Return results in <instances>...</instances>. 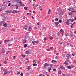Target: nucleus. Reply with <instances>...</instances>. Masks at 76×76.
<instances>
[{"mask_svg":"<svg viewBox=\"0 0 76 76\" xmlns=\"http://www.w3.org/2000/svg\"><path fill=\"white\" fill-rule=\"evenodd\" d=\"M54 24L56 26H57L58 24H59V23L58 22H54Z\"/></svg>","mask_w":76,"mask_h":76,"instance_id":"nucleus-7","label":"nucleus"},{"mask_svg":"<svg viewBox=\"0 0 76 76\" xmlns=\"http://www.w3.org/2000/svg\"><path fill=\"white\" fill-rule=\"evenodd\" d=\"M74 20H76V17H75L74 18Z\"/></svg>","mask_w":76,"mask_h":76,"instance_id":"nucleus-64","label":"nucleus"},{"mask_svg":"<svg viewBox=\"0 0 76 76\" xmlns=\"http://www.w3.org/2000/svg\"><path fill=\"white\" fill-rule=\"evenodd\" d=\"M15 6H16V9H18V7H19V6H17V5H16Z\"/></svg>","mask_w":76,"mask_h":76,"instance_id":"nucleus-25","label":"nucleus"},{"mask_svg":"<svg viewBox=\"0 0 76 76\" xmlns=\"http://www.w3.org/2000/svg\"><path fill=\"white\" fill-rule=\"evenodd\" d=\"M2 53H6V52L4 51H3L2 52Z\"/></svg>","mask_w":76,"mask_h":76,"instance_id":"nucleus-59","label":"nucleus"},{"mask_svg":"<svg viewBox=\"0 0 76 76\" xmlns=\"http://www.w3.org/2000/svg\"><path fill=\"white\" fill-rule=\"evenodd\" d=\"M35 41H32V44H33V45H34V44H35Z\"/></svg>","mask_w":76,"mask_h":76,"instance_id":"nucleus-35","label":"nucleus"},{"mask_svg":"<svg viewBox=\"0 0 76 76\" xmlns=\"http://www.w3.org/2000/svg\"><path fill=\"white\" fill-rule=\"evenodd\" d=\"M14 11L15 13H18V11H17L16 10H14Z\"/></svg>","mask_w":76,"mask_h":76,"instance_id":"nucleus-34","label":"nucleus"},{"mask_svg":"<svg viewBox=\"0 0 76 76\" xmlns=\"http://www.w3.org/2000/svg\"><path fill=\"white\" fill-rule=\"evenodd\" d=\"M53 47H50V49H51V50H53Z\"/></svg>","mask_w":76,"mask_h":76,"instance_id":"nucleus-46","label":"nucleus"},{"mask_svg":"<svg viewBox=\"0 0 76 76\" xmlns=\"http://www.w3.org/2000/svg\"><path fill=\"white\" fill-rule=\"evenodd\" d=\"M27 26H28V25H25L24 26V28H27Z\"/></svg>","mask_w":76,"mask_h":76,"instance_id":"nucleus-16","label":"nucleus"},{"mask_svg":"<svg viewBox=\"0 0 76 76\" xmlns=\"http://www.w3.org/2000/svg\"><path fill=\"white\" fill-rule=\"evenodd\" d=\"M44 40H45V41H46L47 40V37H45L44 38Z\"/></svg>","mask_w":76,"mask_h":76,"instance_id":"nucleus-51","label":"nucleus"},{"mask_svg":"<svg viewBox=\"0 0 76 76\" xmlns=\"http://www.w3.org/2000/svg\"><path fill=\"white\" fill-rule=\"evenodd\" d=\"M72 55L73 56H75V54L73 53H72Z\"/></svg>","mask_w":76,"mask_h":76,"instance_id":"nucleus-60","label":"nucleus"},{"mask_svg":"<svg viewBox=\"0 0 76 76\" xmlns=\"http://www.w3.org/2000/svg\"><path fill=\"white\" fill-rule=\"evenodd\" d=\"M36 61L35 60H34L33 61V63H34Z\"/></svg>","mask_w":76,"mask_h":76,"instance_id":"nucleus-53","label":"nucleus"},{"mask_svg":"<svg viewBox=\"0 0 76 76\" xmlns=\"http://www.w3.org/2000/svg\"><path fill=\"white\" fill-rule=\"evenodd\" d=\"M29 50H27L26 52V54H29Z\"/></svg>","mask_w":76,"mask_h":76,"instance_id":"nucleus-17","label":"nucleus"},{"mask_svg":"<svg viewBox=\"0 0 76 76\" xmlns=\"http://www.w3.org/2000/svg\"><path fill=\"white\" fill-rule=\"evenodd\" d=\"M60 68H61V69H63V66H61L60 67Z\"/></svg>","mask_w":76,"mask_h":76,"instance_id":"nucleus-32","label":"nucleus"},{"mask_svg":"<svg viewBox=\"0 0 76 76\" xmlns=\"http://www.w3.org/2000/svg\"><path fill=\"white\" fill-rule=\"evenodd\" d=\"M50 12H51V10L50 9L48 11V14H50Z\"/></svg>","mask_w":76,"mask_h":76,"instance_id":"nucleus-24","label":"nucleus"},{"mask_svg":"<svg viewBox=\"0 0 76 76\" xmlns=\"http://www.w3.org/2000/svg\"><path fill=\"white\" fill-rule=\"evenodd\" d=\"M28 7H24V9H25V10H28Z\"/></svg>","mask_w":76,"mask_h":76,"instance_id":"nucleus-12","label":"nucleus"},{"mask_svg":"<svg viewBox=\"0 0 76 76\" xmlns=\"http://www.w3.org/2000/svg\"><path fill=\"white\" fill-rule=\"evenodd\" d=\"M47 51H50V49H47Z\"/></svg>","mask_w":76,"mask_h":76,"instance_id":"nucleus-40","label":"nucleus"},{"mask_svg":"<svg viewBox=\"0 0 76 76\" xmlns=\"http://www.w3.org/2000/svg\"><path fill=\"white\" fill-rule=\"evenodd\" d=\"M72 9H73V8H71L70 9H68V10L69 11H72Z\"/></svg>","mask_w":76,"mask_h":76,"instance_id":"nucleus-26","label":"nucleus"},{"mask_svg":"<svg viewBox=\"0 0 76 76\" xmlns=\"http://www.w3.org/2000/svg\"><path fill=\"white\" fill-rule=\"evenodd\" d=\"M51 66V67H53V66H53V64H49L47 63H45V64L44 66V68H46V67H47V66Z\"/></svg>","mask_w":76,"mask_h":76,"instance_id":"nucleus-2","label":"nucleus"},{"mask_svg":"<svg viewBox=\"0 0 76 76\" xmlns=\"http://www.w3.org/2000/svg\"><path fill=\"white\" fill-rule=\"evenodd\" d=\"M58 73L59 75H60V74H61V71L59 70V71H58Z\"/></svg>","mask_w":76,"mask_h":76,"instance_id":"nucleus-11","label":"nucleus"},{"mask_svg":"<svg viewBox=\"0 0 76 76\" xmlns=\"http://www.w3.org/2000/svg\"><path fill=\"white\" fill-rule=\"evenodd\" d=\"M5 12L7 13H10V11H9V10L6 11Z\"/></svg>","mask_w":76,"mask_h":76,"instance_id":"nucleus-19","label":"nucleus"},{"mask_svg":"<svg viewBox=\"0 0 76 76\" xmlns=\"http://www.w3.org/2000/svg\"><path fill=\"white\" fill-rule=\"evenodd\" d=\"M61 21H62L61 20H59L58 21V22H59V23H61Z\"/></svg>","mask_w":76,"mask_h":76,"instance_id":"nucleus-27","label":"nucleus"},{"mask_svg":"<svg viewBox=\"0 0 76 76\" xmlns=\"http://www.w3.org/2000/svg\"><path fill=\"white\" fill-rule=\"evenodd\" d=\"M15 58H16V56H14L13 57V58H14V59H15Z\"/></svg>","mask_w":76,"mask_h":76,"instance_id":"nucleus-56","label":"nucleus"},{"mask_svg":"<svg viewBox=\"0 0 76 76\" xmlns=\"http://www.w3.org/2000/svg\"><path fill=\"white\" fill-rule=\"evenodd\" d=\"M26 37H27V36H25V39H27V38Z\"/></svg>","mask_w":76,"mask_h":76,"instance_id":"nucleus-45","label":"nucleus"},{"mask_svg":"<svg viewBox=\"0 0 76 76\" xmlns=\"http://www.w3.org/2000/svg\"><path fill=\"white\" fill-rule=\"evenodd\" d=\"M53 71H56V69H53Z\"/></svg>","mask_w":76,"mask_h":76,"instance_id":"nucleus-61","label":"nucleus"},{"mask_svg":"<svg viewBox=\"0 0 76 76\" xmlns=\"http://www.w3.org/2000/svg\"><path fill=\"white\" fill-rule=\"evenodd\" d=\"M4 64H7V62L6 61H5L4 62Z\"/></svg>","mask_w":76,"mask_h":76,"instance_id":"nucleus-42","label":"nucleus"},{"mask_svg":"<svg viewBox=\"0 0 76 76\" xmlns=\"http://www.w3.org/2000/svg\"><path fill=\"white\" fill-rule=\"evenodd\" d=\"M10 51H8L6 53V54H8V53H10Z\"/></svg>","mask_w":76,"mask_h":76,"instance_id":"nucleus-57","label":"nucleus"},{"mask_svg":"<svg viewBox=\"0 0 76 76\" xmlns=\"http://www.w3.org/2000/svg\"><path fill=\"white\" fill-rule=\"evenodd\" d=\"M49 38L51 39H53V37H50Z\"/></svg>","mask_w":76,"mask_h":76,"instance_id":"nucleus-30","label":"nucleus"},{"mask_svg":"<svg viewBox=\"0 0 76 76\" xmlns=\"http://www.w3.org/2000/svg\"><path fill=\"white\" fill-rule=\"evenodd\" d=\"M9 40H5L4 41V43H6V42H9Z\"/></svg>","mask_w":76,"mask_h":76,"instance_id":"nucleus-10","label":"nucleus"},{"mask_svg":"<svg viewBox=\"0 0 76 76\" xmlns=\"http://www.w3.org/2000/svg\"><path fill=\"white\" fill-rule=\"evenodd\" d=\"M66 61V62H69L70 61H69V60L67 59Z\"/></svg>","mask_w":76,"mask_h":76,"instance_id":"nucleus-33","label":"nucleus"},{"mask_svg":"<svg viewBox=\"0 0 76 76\" xmlns=\"http://www.w3.org/2000/svg\"><path fill=\"white\" fill-rule=\"evenodd\" d=\"M69 37H73V33L71 32V34L69 35Z\"/></svg>","mask_w":76,"mask_h":76,"instance_id":"nucleus-8","label":"nucleus"},{"mask_svg":"<svg viewBox=\"0 0 76 76\" xmlns=\"http://www.w3.org/2000/svg\"><path fill=\"white\" fill-rule=\"evenodd\" d=\"M20 72H18V73H17L16 75H20Z\"/></svg>","mask_w":76,"mask_h":76,"instance_id":"nucleus-37","label":"nucleus"},{"mask_svg":"<svg viewBox=\"0 0 76 76\" xmlns=\"http://www.w3.org/2000/svg\"><path fill=\"white\" fill-rule=\"evenodd\" d=\"M69 22V20H67V21L66 22V23L67 25H69V24H70V23Z\"/></svg>","mask_w":76,"mask_h":76,"instance_id":"nucleus-9","label":"nucleus"},{"mask_svg":"<svg viewBox=\"0 0 76 76\" xmlns=\"http://www.w3.org/2000/svg\"><path fill=\"white\" fill-rule=\"evenodd\" d=\"M52 63H53V62H55V63H57V61L54 60H53L51 61Z\"/></svg>","mask_w":76,"mask_h":76,"instance_id":"nucleus-14","label":"nucleus"},{"mask_svg":"<svg viewBox=\"0 0 76 76\" xmlns=\"http://www.w3.org/2000/svg\"><path fill=\"white\" fill-rule=\"evenodd\" d=\"M7 45L8 47H10V46H12V44H10H10H8Z\"/></svg>","mask_w":76,"mask_h":76,"instance_id":"nucleus-31","label":"nucleus"},{"mask_svg":"<svg viewBox=\"0 0 76 76\" xmlns=\"http://www.w3.org/2000/svg\"><path fill=\"white\" fill-rule=\"evenodd\" d=\"M37 25H38V26H39V22L37 23Z\"/></svg>","mask_w":76,"mask_h":76,"instance_id":"nucleus-49","label":"nucleus"},{"mask_svg":"<svg viewBox=\"0 0 76 76\" xmlns=\"http://www.w3.org/2000/svg\"><path fill=\"white\" fill-rule=\"evenodd\" d=\"M28 69H29V70H30V69H31V67L30 66H28Z\"/></svg>","mask_w":76,"mask_h":76,"instance_id":"nucleus-21","label":"nucleus"},{"mask_svg":"<svg viewBox=\"0 0 76 76\" xmlns=\"http://www.w3.org/2000/svg\"><path fill=\"white\" fill-rule=\"evenodd\" d=\"M58 11V12L59 15H60V16L63 15V12H62V10L61 8H59Z\"/></svg>","mask_w":76,"mask_h":76,"instance_id":"nucleus-1","label":"nucleus"},{"mask_svg":"<svg viewBox=\"0 0 76 76\" xmlns=\"http://www.w3.org/2000/svg\"><path fill=\"white\" fill-rule=\"evenodd\" d=\"M66 62H65V63H64L63 64H67V63H66Z\"/></svg>","mask_w":76,"mask_h":76,"instance_id":"nucleus-58","label":"nucleus"},{"mask_svg":"<svg viewBox=\"0 0 76 76\" xmlns=\"http://www.w3.org/2000/svg\"><path fill=\"white\" fill-rule=\"evenodd\" d=\"M26 40H23V43H26Z\"/></svg>","mask_w":76,"mask_h":76,"instance_id":"nucleus-13","label":"nucleus"},{"mask_svg":"<svg viewBox=\"0 0 76 76\" xmlns=\"http://www.w3.org/2000/svg\"><path fill=\"white\" fill-rule=\"evenodd\" d=\"M11 31H16V30H15V29H12Z\"/></svg>","mask_w":76,"mask_h":76,"instance_id":"nucleus-36","label":"nucleus"},{"mask_svg":"<svg viewBox=\"0 0 76 76\" xmlns=\"http://www.w3.org/2000/svg\"><path fill=\"white\" fill-rule=\"evenodd\" d=\"M36 42V43L37 44L38 43V42H38V41H35Z\"/></svg>","mask_w":76,"mask_h":76,"instance_id":"nucleus-55","label":"nucleus"},{"mask_svg":"<svg viewBox=\"0 0 76 76\" xmlns=\"http://www.w3.org/2000/svg\"><path fill=\"white\" fill-rule=\"evenodd\" d=\"M24 47H27V45L26 44H25L24 45Z\"/></svg>","mask_w":76,"mask_h":76,"instance_id":"nucleus-28","label":"nucleus"},{"mask_svg":"<svg viewBox=\"0 0 76 76\" xmlns=\"http://www.w3.org/2000/svg\"><path fill=\"white\" fill-rule=\"evenodd\" d=\"M10 4H11L10 3L8 5V6H10Z\"/></svg>","mask_w":76,"mask_h":76,"instance_id":"nucleus-48","label":"nucleus"},{"mask_svg":"<svg viewBox=\"0 0 76 76\" xmlns=\"http://www.w3.org/2000/svg\"><path fill=\"white\" fill-rule=\"evenodd\" d=\"M71 66H66L67 68V69H72V68H73V67H75V66H73V65H71Z\"/></svg>","mask_w":76,"mask_h":76,"instance_id":"nucleus-3","label":"nucleus"},{"mask_svg":"<svg viewBox=\"0 0 76 76\" xmlns=\"http://www.w3.org/2000/svg\"><path fill=\"white\" fill-rule=\"evenodd\" d=\"M37 43H36V42H35L33 44V45H37Z\"/></svg>","mask_w":76,"mask_h":76,"instance_id":"nucleus-39","label":"nucleus"},{"mask_svg":"<svg viewBox=\"0 0 76 76\" xmlns=\"http://www.w3.org/2000/svg\"><path fill=\"white\" fill-rule=\"evenodd\" d=\"M58 19L57 18H56L55 19V21H58Z\"/></svg>","mask_w":76,"mask_h":76,"instance_id":"nucleus-18","label":"nucleus"},{"mask_svg":"<svg viewBox=\"0 0 76 76\" xmlns=\"http://www.w3.org/2000/svg\"><path fill=\"white\" fill-rule=\"evenodd\" d=\"M72 13H75L76 12V11H72Z\"/></svg>","mask_w":76,"mask_h":76,"instance_id":"nucleus-41","label":"nucleus"},{"mask_svg":"<svg viewBox=\"0 0 76 76\" xmlns=\"http://www.w3.org/2000/svg\"><path fill=\"white\" fill-rule=\"evenodd\" d=\"M72 62L74 63H76V61L75 60L73 61Z\"/></svg>","mask_w":76,"mask_h":76,"instance_id":"nucleus-29","label":"nucleus"},{"mask_svg":"<svg viewBox=\"0 0 76 76\" xmlns=\"http://www.w3.org/2000/svg\"><path fill=\"white\" fill-rule=\"evenodd\" d=\"M25 4H22L21 5H20V6H25Z\"/></svg>","mask_w":76,"mask_h":76,"instance_id":"nucleus-22","label":"nucleus"},{"mask_svg":"<svg viewBox=\"0 0 76 76\" xmlns=\"http://www.w3.org/2000/svg\"><path fill=\"white\" fill-rule=\"evenodd\" d=\"M20 75H21V76H23V73H21L20 74Z\"/></svg>","mask_w":76,"mask_h":76,"instance_id":"nucleus-47","label":"nucleus"},{"mask_svg":"<svg viewBox=\"0 0 76 76\" xmlns=\"http://www.w3.org/2000/svg\"><path fill=\"white\" fill-rule=\"evenodd\" d=\"M75 24H76V22H74V23H73L72 25H75Z\"/></svg>","mask_w":76,"mask_h":76,"instance_id":"nucleus-44","label":"nucleus"},{"mask_svg":"<svg viewBox=\"0 0 76 76\" xmlns=\"http://www.w3.org/2000/svg\"><path fill=\"white\" fill-rule=\"evenodd\" d=\"M7 73H8V72H6L5 71L4 72V75H5V74H7Z\"/></svg>","mask_w":76,"mask_h":76,"instance_id":"nucleus-23","label":"nucleus"},{"mask_svg":"<svg viewBox=\"0 0 76 76\" xmlns=\"http://www.w3.org/2000/svg\"><path fill=\"white\" fill-rule=\"evenodd\" d=\"M55 58H56V59L57 60V59H58V57H57V56H56L55 57Z\"/></svg>","mask_w":76,"mask_h":76,"instance_id":"nucleus-54","label":"nucleus"},{"mask_svg":"<svg viewBox=\"0 0 76 76\" xmlns=\"http://www.w3.org/2000/svg\"><path fill=\"white\" fill-rule=\"evenodd\" d=\"M22 57H23V58H24L25 57H26V56H25V55H22Z\"/></svg>","mask_w":76,"mask_h":76,"instance_id":"nucleus-38","label":"nucleus"},{"mask_svg":"<svg viewBox=\"0 0 76 76\" xmlns=\"http://www.w3.org/2000/svg\"><path fill=\"white\" fill-rule=\"evenodd\" d=\"M66 57L68 58V59H69V58L70 57V54H67L66 55Z\"/></svg>","mask_w":76,"mask_h":76,"instance_id":"nucleus-4","label":"nucleus"},{"mask_svg":"<svg viewBox=\"0 0 76 76\" xmlns=\"http://www.w3.org/2000/svg\"><path fill=\"white\" fill-rule=\"evenodd\" d=\"M27 74L28 75H29V72H28L27 73Z\"/></svg>","mask_w":76,"mask_h":76,"instance_id":"nucleus-62","label":"nucleus"},{"mask_svg":"<svg viewBox=\"0 0 76 76\" xmlns=\"http://www.w3.org/2000/svg\"><path fill=\"white\" fill-rule=\"evenodd\" d=\"M4 21L0 22V25H1V26H2V25H3V24H4Z\"/></svg>","mask_w":76,"mask_h":76,"instance_id":"nucleus-5","label":"nucleus"},{"mask_svg":"<svg viewBox=\"0 0 76 76\" xmlns=\"http://www.w3.org/2000/svg\"><path fill=\"white\" fill-rule=\"evenodd\" d=\"M74 21V19H72L71 20V22H73Z\"/></svg>","mask_w":76,"mask_h":76,"instance_id":"nucleus-43","label":"nucleus"},{"mask_svg":"<svg viewBox=\"0 0 76 76\" xmlns=\"http://www.w3.org/2000/svg\"><path fill=\"white\" fill-rule=\"evenodd\" d=\"M33 13H36V12H35V11H34L33 12Z\"/></svg>","mask_w":76,"mask_h":76,"instance_id":"nucleus-63","label":"nucleus"},{"mask_svg":"<svg viewBox=\"0 0 76 76\" xmlns=\"http://www.w3.org/2000/svg\"><path fill=\"white\" fill-rule=\"evenodd\" d=\"M3 26H4V27H6L7 26V23H4Z\"/></svg>","mask_w":76,"mask_h":76,"instance_id":"nucleus-6","label":"nucleus"},{"mask_svg":"<svg viewBox=\"0 0 76 76\" xmlns=\"http://www.w3.org/2000/svg\"><path fill=\"white\" fill-rule=\"evenodd\" d=\"M33 66H37V64H33Z\"/></svg>","mask_w":76,"mask_h":76,"instance_id":"nucleus-15","label":"nucleus"},{"mask_svg":"<svg viewBox=\"0 0 76 76\" xmlns=\"http://www.w3.org/2000/svg\"><path fill=\"white\" fill-rule=\"evenodd\" d=\"M3 43V42L1 41H0V44H2Z\"/></svg>","mask_w":76,"mask_h":76,"instance_id":"nucleus-50","label":"nucleus"},{"mask_svg":"<svg viewBox=\"0 0 76 76\" xmlns=\"http://www.w3.org/2000/svg\"><path fill=\"white\" fill-rule=\"evenodd\" d=\"M60 31H61V32H62V33H63V32H64V31H63V30H62V29L60 30Z\"/></svg>","mask_w":76,"mask_h":76,"instance_id":"nucleus-52","label":"nucleus"},{"mask_svg":"<svg viewBox=\"0 0 76 76\" xmlns=\"http://www.w3.org/2000/svg\"><path fill=\"white\" fill-rule=\"evenodd\" d=\"M73 14V13L72 12L71 13H68L69 15V16H70V15H72V14Z\"/></svg>","mask_w":76,"mask_h":76,"instance_id":"nucleus-20","label":"nucleus"}]
</instances>
